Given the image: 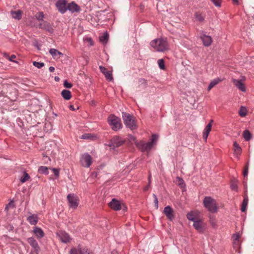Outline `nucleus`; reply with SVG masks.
<instances>
[{"label":"nucleus","instance_id":"50","mask_svg":"<svg viewBox=\"0 0 254 254\" xmlns=\"http://www.w3.org/2000/svg\"><path fill=\"white\" fill-rule=\"evenodd\" d=\"M72 86V84L70 83H68L66 81L64 80V87L67 88H70Z\"/></svg>","mask_w":254,"mask_h":254},{"label":"nucleus","instance_id":"31","mask_svg":"<svg viewBox=\"0 0 254 254\" xmlns=\"http://www.w3.org/2000/svg\"><path fill=\"white\" fill-rule=\"evenodd\" d=\"M82 247L80 245L78 246V248H72L70 251V254H81Z\"/></svg>","mask_w":254,"mask_h":254},{"label":"nucleus","instance_id":"62","mask_svg":"<svg viewBox=\"0 0 254 254\" xmlns=\"http://www.w3.org/2000/svg\"><path fill=\"white\" fill-rule=\"evenodd\" d=\"M213 123V121L212 120H211L208 125H210L211 127H212Z\"/></svg>","mask_w":254,"mask_h":254},{"label":"nucleus","instance_id":"54","mask_svg":"<svg viewBox=\"0 0 254 254\" xmlns=\"http://www.w3.org/2000/svg\"><path fill=\"white\" fill-rule=\"evenodd\" d=\"M69 108L71 111H75L76 108L74 107L73 105H70L69 106ZM78 109V107L77 106L76 109Z\"/></svg>","mask_w":254,"mask_h":254},{"label":"nucleus","instance_id":"52","mask_svg":"<svg viewBox=\"0 0 254 254\" xmlns=\"http://www.w3.org/2000/svg\"><path fill=\"white\" fill-rule=\"evenodd\" d=\"M9 207H14V204L13 201H10L9 203H8V204L6 205L5 209H8Z\"/></svg>","mask_w":254,"mask_h":254},{"label":"nucleus","instance_id":"7","mask_svg":"<svg viewBox=\"0 0 254 254\" xmlns=\"http://www.w3.org/2000/svg\"><path fill=\"white\" fill-rule=\"evenodd\" d=\"M6 87L7 92L5 96L7 97L11 101H15L18 95L17 90L10 85H7Z\"/></svg>","mask_w":254,"mask_h":254},{"label":"nucleus","instance_id":"33","mask_svg":"<svg viewBox=\"0 0 254 254\" xmlns=\"http://www.w3.org/2000/svg\"><path fill=\"white\" fill-rule=\"evenodd\" d=\"M56 237L62 243H64V232L62 230L57 231L56 233Z\"/></svg>","mask_w":254,"mask_h":254},{"label":"nucleus","instance_id":"27","mask_svg":"<svg viewBox=\"0 0 254 254\" xmlns=\"http://www.w3.org/2000/svg\"><path fill=\"white\" fill-rule=\"evenodd\" d=\"M56 5L58 10L62 13H64V0H59L57 2Z\"/></svg>","mask_w":254,"mask_h":254},{"label":"nucleus","instance_id":"15","mask_svg":"<svg viewBox=\"0 0 254 254\" xmlns=\"http://www.w3.org/2000/svg\"><path fill=\"white\" fill-rule=\"evenodd\" d=\"M163 212L169 220H172L174 218V211L170 206H167L165 207Z\"/></svg>","mask_w":254,"mask_h":254},{"label":"nucleus","instance_id":"64","mask_svg":"<svg viewBox=\"0 0 254 254\" xmlns=\"http://www.w3.org/2000/svg\"><path fill=\"white\" fill-rule=\"evenodd\" d=\"M61 95L63 97H64V90L61 92Z\"/></svg>","mask_w":254,"mask_h":254},{"label":"nucleus","instance_id":"46","mask_svg":"<svg viewBox=\"0 0 254 254\" xmlns=\"http://www.w3.org/2000/svg\"><path fill=\"white\" fill-rule=\"evenodd\" d=\"M240 237V236L239 234H236L233 236V238L234 239V241H235V243H237L238 245L239 244Z\"/></svg>","mask_w":254,"mask_h":254},{"label":"nucleus","instance_id":"43","mask_svg":"<svg viewBox=\"0 0 254 254\" xmlns=\"http://www.w3.org/2000/svg\"><path fill=\"white\" fill-rule=\"evenodd\" d=\"M72 240V238L69 235L64 233V243H70Z\"/></svg>","mask_w":254,"mask_h":254},{"label":"nucleus","instance_id":"18","mask_svg":"<svg viewBox=\"0 0 254 254\" xmlns=\"http://www.w3.org/2000/svg\"><path fill=\"white\" fill-rule=\"evenodd\" d=\"M39 27L51 32L52 30L51 25L47 21H43L41 23H39Z\"/></svg>","mask_w":254,"mask_h":254},{"label":"nucleus","instance_id":"9","mask_svg":"<svg viewBox=\"0 0 254 254\" xmlns=\"http://www.w3.org/2000/svg\"><path fill=\"white\" fill-rule=\"evenodd\" d=\"M124 142L125 141L121 138L118 136H114L111 140L109 144V146L112 147L113 148H115L122 145Z\"/></svg>","mask_w":254,"mask_h":254},{"label":"nucleus","instance_id":"60","mask_svg":"<svg viewBox=\"0 0 254 254\" xmlns=\"http://www.w3.org/2000/svg\"><path fill=\"white\" fill-rule=\"evenodd\" d=\"M148 189H149V186H147L144 188V190L146 191L148 190Z\"/></svg>","mask_w":254,"mask_h":254},{"label":"nucleus","instance_id":"42","mask_svg":"<svg viewBox=\"0 0 254 254\" xmlns=\"http://www.w3.org/2000/svg\"><path fill=\"white\" fill-rule=\"evenodd\" d=\"M33 65L37 67L38 68H41L44 65V64L43 63L34 62L33 63Z\"/></svg>","mask_w":254,"mask_h":254},{"label":"nucleus","instance_id":"28","mask_svg":"<svg viewBox=\"0 0 254 254\" xmlns=\"http://www.w3.org/2000/svg\"><path fill=\"white\" fill-rule=\"evenodd\" d=\"M22 176L20 178V181L21 183H24L26 181H28L30 179V177L29 174L25 171L22 172Z\"/></svg>","mask_w":254,"mask_h":254},{"label":"nucleus","instance_id":"49","mask_svg":"<svg viewBox=\"0 0 254 254\" xmlns=\"http://www.w3.org/2000/svg\"><path fill=\"white\" fill-rule=\"evenodd\" d=\"M153 197L154 198V203L155 204V207L156 209L158 208V201L156 195L153 194Z\"/></svg>","mask_w":254,"mask_h":254},{"label":"nucleus","instance_id":"56","mask_svg":"<svg viewBox=\"0 0 254 254\" xmlns=\"http://www.w3.org/2000/svg\"><path fill=\"white\" fill-rule=\"evenodd\" d=\"M16 58V56L14 55H12L11 56L10 59H9V60L10 61H13V59H15Z\"/></svg>","mask_w":254,"mask_h":254},{"label":"nucleus","instance_id":"37","mask_svg":"<svg viewBox=\"0 0 254 254\" xmlns=\"http://www.w3.org/2000/svg\"><path fill=\"white\" fill-rule=\"evenodd\" d=\"M35 17L36 18V19L39 20V21H44L43 20L44 17V14L43 13V12H38L36 15H35Z\"/></svg>","mask_w":254,"mask_h":254},{"label":"nucleus","instance_id":"21","mask_svg":"<svg viewBox=\"0 0 254 254\" xmlns=\"http://www.w3.org/2000/svg\"><path fill=\"white\" fill-rule=\"evenodd\" d=\"M27 220L31 225H35L38 222V217L36 215H32L27 218Z\"/></svg>","mask_w":254,"mask_h":254},{"label":"nucleus","instance_id":"39","mask_svg":"<svg viewBox=\"0 0 254 254\" xmlns=\"http://www.w3.org/2000/svg\"><path fill=\"white\" fill-rule=\"evenodd\" d=\"M157 63L160 69H165L164 61L163 59L158 60Z\"/></svg>","mask_w":254,"mask_h":254},{"label":"nucleus","instance_id":"30","mask_svg":"<svg viewBox=\"0 0 254 254\" xmlns=\"http://www.w3.org/2000/svg\"><path fill=\"white\" fill-rule=\"evenodd\" d=\"M51 169V168H49L46 166H41L38 169V172L40 174H43L45 175L48 174V170Z\"/></svg>","mask_w":254,"mask_h":254},{"label":"nucleus","instance_id":"5","mask_svg":"<svg viewBox=\"0 0 254 254\" xmlns=\"http://www.w3.org/2000/svg\"><path fill=\"white\" fill-rule=\"evenodd\" d=\"M108 122L112 128L114 130L120 129L123 127L121 119L113 115H111L108 117Z\"/></svg>","mask_w":254,"mask_h":254},{"label":"nucleus","instance_id":"58","mask_svg":"<svg viewBox=\"0 0 254 254\" xmlns=\"http://www.w3.org/2000/svg\"><path fill=\"white\" fill-rule=\"evenodd\" d=\"M233 2L235 4H239L238 0H233Z\"/></svg>","mask_w":254,"mask_h":254},{"label":"nucleus","instance_id":"34","mask_svg":"<svg viewBox=\"0 0 254 254\" xmlns=\"http://www.w3.org/2000/svg\"><path fill=\"white\" fill-rule=\"evenodd\" d=\"M243 136L246 140L248 141L251 138V134L249 130H245L243 132Z\"/></svg>","mask_w":254,"mask_h":254},{"label":"nucleus","instance_id":"3","mask_svg":"<svg viewBox=\"0 0 254 254\" xmlns=\"http://www.w3.org/2000/svg\"><path fill=\"white\" fill-rule=\"evenodd\" d=\"M123 119L125 125L131 130L136 129L137 125L134 117L127 113H123Z\"/></svg>","mask_w":254,"mask_h":254},{"label":"nucleus","instance_id":"4","mask_svg":"<svg viewBox=\"0 0 254 254\" xmlns=\"http://www.w3.org/2000/svg\"><path fill=\"white\" fill-rule=\"evenodd\" d=\"M203 204L204 207L210 212H217L218 207L215 200L210 196L204 198Z\"/></svg>","mask_w":254,"mask_h":254},{"label":"nucleus","instance_id":"53","mask_svg":"<svg viewBox=\"0 0 254 254\" xmlns=\"http://www.w3.org/2000/svg\"><path fill=\"white\" fill-rule=\"evenodd\" d=\"M139 82L140 84H144L145 85L146 84L147 81L144 78H140L139 79Z\"/></svg>","mask_w":254,"mask_h":254},{"label":"nucleus","instance_id":"47","mask_svg":"<svg viewBox=\"0 0 254 254\" xmlns=\"http://www.w3.org/2000/svg\"><path fill=\"white\" fill-rule=\"evenodd\" d=\"M248 171H249V164L248 163L245 167L244 171V173H243V175L245 177H246L248 176Z\"/></svg>","mask_w":254,"mask_h":254},{"label":"nucleus","instance_id":"26","mask_svg":"<svg viewBox=\"0 0 254 254\" xmlns=\"http://www.w3.org/2000/svg\"><path fill=\"white\" fill-rule=\"evenodd\" d=\"M248 196L247 195H245L244 196V198L242 203V207H241V211L242 212H245L247 209V206L248 204Z\"/></svg>","mask_w":254,"mask_h":254},{"label":"nucleus","instance_id":"6","mask_svg":"<svg viewBox=\"0 0 254 254\" xmlns=\"http://www.w3.org/2000/svg\"><path fill=\"white\" fill-rule=\"evenodd\" d=\"M68 205L70 209H75L78 205V197L73 193H70L67 196Z\"/></svg>","mask_w":254,"mask_h":254},{"label":"nucleus","instance_id":"55","mask_svg":"<svg viewBox=\"0 0 254 254\" xmlns=\"http://www.w3.org/2000/svg\"><path fill=\"white\" fill-rule=\"evenodd\" d=\"M87 42H88L90 45H93V42L92 41V39L90 38H88L86 39Z\"/></svg>","mask_w":254,"mask_h":254},{"label":"nucleus","instance_id":"36","mask_svg":"<svg viewBox=\"0 0 254 254\" xmlns=\"http://www.w3.org/2000/svg\"><path fill=\"white\" fill-rule=\"evenodd\" d=\"M231 188L233 190H237L238 186L237 182L236 180H233L231 182Z\"/></svg>","mask_w":254,"mask_h":254},{"label":"nucleus","instance_id":"24","mask_svg":"<svg viewBox=\"0 0 254 254\" xmlns=\"http://www.w3.org/2000/svg\"><path fill=\"white\" fill-rule=\"evenodd\" d=\"M233 147H234V153L235 155H239L241 154L242 152V149L240 147V146L239 145V144L236 142H235L233 144Z\"/></svg>","mask_w":254,"mask_h":254},{"label":"nucleus","instance_id":"40","mask_svg":"<svg viewBox=\"0 0 254 254\" xmlns=\"http://www.w3.org/2000/svg\"><path fill=\"white\" fill-rule=\"evenodd\" d=\"M94 136L89 133H85L82 135L81 138L84 139H92Z\"/></svg>","mask_w":254,"mask_h":254},{"label":"nucleus","instance_id":"12","mask_svg":"<svg viewBox=\"0 0 254 254\" xmlns=\"http://www.w3.org/2000/svg\"><path fill=\"white\" fill-rule=\"evenodd\" d=\"M109 206L112 209L115 211H118L122 208L121 202L115 198H113L112 201L109 203Z\"/></svg>","mask_w":254,"mask_h":254},{"label":"nucleus","instance_id":"11","mask_svg":"<svg viewBox=\"0 0 254 254\" xmlns=\"http://www.w3.org/2000/svg\"><path fill=\"white\" fill-rule=\"evenodd\" d=\"M27 242L33 248L34 254H38L40 249L36 241L33 238L31 237L27 239Z\"/></svg>","mask_w":254,"mask_h":254},{"label":"nucleus","instance_id":"14","mask_svg":"<svg viewBox=\"0 0 254 254\" xmlns=\"http://www.w3.org/2000/svg\"><path fill=\"white\" fill-rule=\"evenodd\" d=\"M232 82L240 90L243 92L246 91V87L243 82L242 80L232 79Z\"/></svg>","mask_w":254,"mask_h":254},{"label":"nucleus","instance_id":"20","mask_svg":"<svg viewBox=\"0 0 254 254\" xmlns=\"http://www.w3.org/2000/svg\"><path fill=\"white\" fill-rule=\"evenodd\" d=\"M12 17L16 19L19 20L21 18L22 16V11L18 10L16 11H11L10 12Z\"/></svg>","mask_w":254,"mask_h":254},{"label":"nucleus","instance_id":"41","mask_svg":"<svg viewBox=\"0 0 254 254\" xmlns=\"http://www.w3.org/2000/svg\"><path fill=\"white\" fill-rule=\"evenodd\" d=\"M195 16L196 19L199 21H202L204 19L203 15L201 13H196L195 14Z\"/></svg>","mask_w":254,"mask_h":254},{"label":"nucleus","instance_id":"22","mask_svg":"<svg viewBox=\"0 0 254 254\" xmlns=\"http://www.w3.org/2000/svg\"><path fill=\"white\" fill-rule=\"evenodd\" d=\"M49 52L54 59H58L60 58V56L63 55L61 52L55 49H51Z\"/></svg>","mask_w":254,"mask_h":254},{"label":"nucleus","instance_id":"44","mask_svg":"<svg viewBox=\"0 0 254 254\" xmlns=\"http://www.w3.org/2000/svg\"><path fill=\"white\" fill-rule=\"evenodd\" d=\"M80 253H81V254H93V253L90 252V251L86 248H82Z\"/></svg>","mask_w":254,"mask_h":254},{"label":"nucleus","instance_id":"10","mask_svg":"<svg viewBox=\"0 0 254 254\" xmlns=\"http://www.w3.org/2000/svg\"><path fill=\"white\" fill-rule=\"evenodd\" d=\"M66 10H68L72 13L74 12H78L80 10V8L74 2L69 3L66 5L64 0V11Z\"/></svg>","mask_w":254,"mask_h":254},{"label":"nucleus","instance_id":"23","mask_svg":"<svg viewBox=\"0 0 254 254\" xmlns=\"http://www.w3.org/2000/svg\"><path fill=\"white\" fill-rule=\"evenodd\" d=\"M211 127H211L210 125H207L204 129L203 132V138L205 141H206L208 134L211 131Z\"/></svg>","mask_w":254,"mask_h":254},{"label":"nucleus","instance_id":"2","mask_svg":"<svg viewBox=\"0 0 254 254\" xmlns=\"http://www.w3.org/2000/svg\"><path fill=\"white\" fill-rule=\"evenodd\" d=\"M158 139V135L153 134L152 136L151 141L145 143L142 140H140L139 143L137 144V147L141 151H149L152 147L153 145L155 144Z\"/></svg>","mask_w":254,"mask_h":254},{"label":"nucleus","instance_id":"48","mask_svg":"<svg viewBox=\"0 0 254 254\" xmlns=\"http://www.w3.org/2000/svg\"><path fill=\"white\" fill-rule=\"evenodd\" d=\"M51 170L52 171L56 177L58 178L59 176V170L56 168H53Z\"/></svg>","mask_w":254,"mask_h":254},{"label":"nucleus","instance_id":"19","mask_svg":"<svg viewBox=\"0 0 254 254\" xmlns=\"http://www.w3.org/2000/svg\"><path fill=\"white\" fill-rule=\"evenodd\" d=\"M33 232L38 238H42L44 236L43 231L39 227H36L33 230Z\"/></svg>","mask_w":254,"mask_h":254},{"label":"nucleus","instance_id":"45","mask_svg":"<svg viewBox=\"0 0 254 254\" xmlns=\"http://www.w3.org/2000/svg\"><path fill=\"white\" fill-rule=\"evenodd\" d=\"M214 4L217 7H220L222 0H211Z\"/></svg>","mask_w":254,"mask_h":254},{"label":"nucleus","instance_id":"59","mask_svg":"<svg viewBox=\"0 0 254 254\" xmlns=\"http://www.w3.org/2000/svg\"><path fill=\"white\" fill-rule=\"evenodd\" d=\"M55 81H59V80H60V78H59L58 76H55Z\"/></svg>","mask_w":254,"mask_h":254},{"label":"nucleus","instance_id":"1","mask_svg":"<svg viewBox=\"0 0 254 254\" xmlns=\"http://www.w3.org/2000/svg\"><path fill=\"white\" fill-rule=\"evenodd\" d=\"M150 44L157 52H165L169 50V45L166 38L154 39L151 41Z\"/></svg>","mask_w":254,"mask_h":254},{"label":"nucleus","instance_id":"32","mask_svg":"<svg viewBox=\"0 0 254 254\" xmlns=\"http://www.w3.org/2000/svg\"><path fill=\"white\" fill-rule=\"evenodd\" d=\"M108 35L107 33H104L102 36L99 38L100 41L103 44H105L107 42L108 40Z\"/></svg>","mask_w":254,"mask_h":254},{"label":"nucleus","instance_id":"61","mask_svg":"<svg viewBox=\"0 0 254 254\" xmlns=\"http://www.w3.org/2000/svg\"><path fill=\"white\" fill-rule=\"evenodd\" d=\"M179 181H180V184L179 185H182V184H183V180L181 179L180 178H179Z\"/></svg>","mask_w":254,"mask_h":254},{"label":"nucleus","instance_id":"51","mask_svg":"<svg viewBox=\"0 0 254 254\" xmlns=\"http://www.w3.org/2000/svg\"><path fill=\"white\" fill-rule=\"evenodd\" d=\"M239 114L242 117H244L246 115V112L245 110L241 109L239 112Z\"/></svg>","mask_w":254,"mask_h":254},{"label":"nucleus","instance_id":"8","mask_svg":"<svg viewBox=\"0 0 254 254\" xmlns=\"http://www.w3.org/2000/svg\"><path fill=\"white\" fill-rule=\"evenodd\" d=\"M80 162L82 166L84 167L88 168L91 166L92 163V158L87 153L83 154L81 155Z\"/></svg>","mask_w":254,"mask_h":254},{"label":"nucleus","instance_id":"63","mask_svg":"<svg viewBox=\"0 0 254 254\" xmlns=\"http://www.w3.org/2000/svg\"><path fill=\"white\" fill-rule=\"evenodd\" d=\"M234 244L235 246H236V247L237 246V247H238L239 246V244L238 245V243H235V241H234Z\"/></svg>","mask_w":254,"mask_h":254},{"label":"nucleus","instance_id":"29","mask_svg":"<svg viewBox=\"0 0 254 254\" xmlns=\"http://www.w3.org/2000/svg\"><path fill=\"white\" fill-rule=\"evenodd\" d=\"M221 80L218 78L214 79L213 80H212L208 87V91H209L213 87H214Z\"/></svg>","mask_w":254,"mask_h":254},{"label":"nucleus","instance_id":"16","mask_svg":"<svg viewBox=\"0 0 254 254\" xmlns=\"http://www.w3.org/2000/svg\"><path fill=\"white\" fill-rule=\"evenodd\" d=\"M200 38L201 39L204 46L206 47L209 46L212 42V38L210 36H207L204 34L201 35Z\"/></svg>","mask_w":254,"mask_h":254},{"label":"nucleus","instance_id":"35","mask_svg":"<svg viewBox=\"0 0 254 254\" xmlns=\"http://www.w3.org/2000/svg\"><path fill=\"white\" fill-rule=\"evenodd\" d=\"M128 139L131 143H135V144L136 145V146H137V144L139 143V141L138 142L136 140V138L134 136H133L131 135H128Z\"/></svg>","mask_w":254,"mask_h":254},{"label":"nucleus","instance_id":"13","mask_svg":"<svg viewBox=\"0 0 254 254\" xmlns=\"http://www.w3.org/2000/svg\"><path fill=\"white\" fill-rule=\"evenodd\" d=\"M193 226L199 232H202L205 227L204 223L200 219L193 222Z\"/></svg>","mask_w":254,"mask_h":254},{"label":"nucleus","instance_id":"38","mask_svg":"<svg viewBox=\"0 0 254 254\" xmlns=\"http://www.w3.org/2000/svg\"><path fill=\"white\" fill-rule=\"evenodd\" d=\"M71 98V94L70 91L64 90V100H69Z\"/></svg>","mask_w":254,"mask_h":254},{"label":"nucleus","instance_id":"57","mask_svg":"<svg viewBox=\"0 0 254 254\" xmlns=\"http://www.w3.org/2000/svg\"><path fill=\"white\" fill-rule=\"evenodd\" d=\"M49 70L50 72H53L55 70V68L53 66H50Z\"/></svg>","mask_w":254,"mask_h":254},{"label":"nucleus","instance_id":"25","mask_svg":"<svg viewBox=\"0 0 254 254\" xmlns=\"http://www.w3.org/2000/svg\"><path fill=\"white\" fill-rule=\"evenodd\" d=\"M187 217L189 220L192 221L193 222L198 219V218H196V213L193 211L188 213L187 215Z\"/></svg>","mask_w":254,"mask_h":254},{"label":"nucleus","instance_id":"17","mask_svg":"<svg viewBox=\"0 0 254 254\" xmlns=\"http://www.w3.org/2000/svg\"><path fill=\"white\" fill-rule=\"evenodd\" d=\"M99 68L101 71L105 75V77L108 80L111 81L113 80V77L111 72L108 70L106 68L102 66H100Z\"/></svg>","mask_w":254,"mask_h":254}]
</instances>
